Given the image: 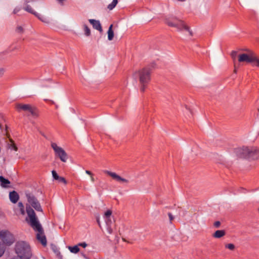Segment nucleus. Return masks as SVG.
I'll use <instances>...</instances> for the list:
<instances>
[{"mask_svg":"<svg viewBox=\"0 0 259 259\" xmlns=\"http://www.w3.org/2000/svg\"><path fill=\"white\" fill-rule=\"evenodd\" d=\"M20 11V9L19 8H15L14 11H13V13L14 14H16L19 11Z\"/></svg>","mask_w":259,"mask_h":259,"instance_id":"nucleus-39","label":"nucleus"},{"mask_svg":"<svg viewBox=\"0 0 259 259\" xmlns=\"http://www.w3.org/2000/svg\"><path fill=\"white\" fill-rule=\"evenodd\" d=\"M16 31L18 33H22L23 32V29L21 26H18L16 28Z\"/></svg>","mask_w":259,"mask_h":259,"instance_id":"nucleus-33","label":"nucleus"},{"mask_svg":"<svg viewBox=\"0 0 259 259\" xmlns=\"http://www.w3.org/2000/svg\"><path fill=\"white\" fill-rule=\"evenodd\" d=\"M113 225L107 226V231L110 234H112L113 232Z\"/></svg>","mask_w":259,"mask_h":259,"instance_id":"nucleus-29","label":"nucleus"},{"mask_svg":"<svg viewBox=\"0 0 259 259\" xmlns=\"http://www.w3.org/2000/svg\"><path fill=\"white\" fill-rule=\"evenodd\" d=\"M248 148V147H243L242 148H237L234 150V152L236 155L240 158H246L247 157V153L246 150Z\"/></svg>","mask_w":259,"mask_h":259,"instance_id":"nucleus-12","label":"nucleus"},{"mask_svg":"<svg viewBox=\"0 0 259 259\" xmlns=\"http://www.w3.org/2000/svg\"><path fill=\"white\" fill-rule=\"evenodd\" d=\"M59 182L64 183V184H66L67 182L64 178L60 177L58 180Z\"/></svg>","mask_w":259,"mask_h":259,"instance_id":"nucleus-32","label":"nucleus"},{"mask_svg":"<svg viewBox=\"0 0 259 259\" xmlns=\"http://www.w3.org/2000/svg\"><path fill=\"white\" fill-rule=\"evenodd\" d=\"M24 9L25 11H27L28 12L32 13L33 14L35 15V16L37 15V14L33 11V10L32 9V8L29 5H26V7H25L24 8Z\"/></svg>","mask_w":259,"mask_h":259,"instance_id":"nucleus-21","label":"nucleus"},{"mask_svg":"<svg viewBox=\"0 0 259 259\" xmlns=\"http://www.w3.org/2000/svg\"><path fill=\"white\" fill-rule=\"evenodd\" d=\"M221 225V223L219 221H216L214 223V226L215 228H219Z\"/></svg>","mask_w":259,"mask_h":259,"instance_id":"nucleus-35","label":"nucleus"},{"mask_svg":"<svg viewBox=\"0 0 259 259\" xmlns=\"http://www.w3.org/2000/svg\"><path fill=\"white\" fill-rule=\"evenodd\" d=\"M17 206H18V209L20 210V213L22 215H24L25 214V210H24V205H23V203L21 202H19Z\"/></svg>","mask_w":259,"mask_h":259,"instance_id":"nucleus-20","label":"nucleus"},{"mask_svg":"<svg viewBox=\"0 0 259 259\" xmlns=\"http://www.w3.org/2000/svg\"><path fill=\"white\" fill-rule=\"evenodd\" d=\"M5 248L3 244L0 243V257L4 254Z\"/></svg>","mask_w":259,"mask_h":259,"instance_id":"nucleus-31","label":"nucleus"},{"mask_svg":"<svg viewBox=\"0 0 259 259\" xmlns=\"http://www.w3.org/2000/svg\"><path fill=\"white\" fill-rule=\"evenodd\" d=\"M0 238L4 243L11 245L15 241L13 235L8 230H2L0 232Z\"/></svg>","mask_w":259,"mask_h":259,"instance_id":"nucleus-8","label":"nucleus"},{"mask_svg":"<svg viewBox=\"0 0 259 259\" xmlns=\"http://www.w3.org/2000/svg\"><path fill=\"white\" fill-rule=\"evenodd\" d=\"M238 61L240 62L253 63V64L259 67V59L252 52L248 53L241 54L238 56Z\"/></svg>","mask_w":259,"mask_h":259,"instance_id":"nucleus-4","label":"nucleus"},{"mask_svg":"<svg viewBox=\"0 0 259 259\" xmlns=\"http://www.w3.org/2000/svg\"><path fill=\"white\" fill-rule=\"evenodd\" d=\"M10 141L11 142V144L9 145V148L13 149L15 151H17L18 148L14 144L13 140L10 139Z\"/></svg>","mask_w":259,"mask_h":259,"instance_id":"nucleus-24","label":"nucleus"},{"mask_svg":"<svg viewBox=\"0 0 259 259\" xmlns=\"http://www.w3.org/2000/svg\"><path fill=\"white\" fill-rule=\"evenodd\" d=\"M105 219V222H106V226H111V225H112V222L111 218H106V219Z\"/></svg>","mask_w":259,"mask_h":259,"instance_id":"nucleus-28","label":"nucleus"},{"mask_svg":"<svg viewBox=\"0 0 259 259\" xmlns=\"http://www.w3.org/2000/svg\"><path fill=\"white\" fill-rule=\"evenodd\" d=\"M113 25H111L108 29L107 33H108V39L109 40H111L113 39L114 37V32L112 30Z\"/></svg>","mask_w":259,"mask_h":259,"instance_id":"nucleus-17","label":"nucleus"},{"mask_svg":"<svg viewBox=\"0 0 259 259\" xmlns=\"http://www.w3.org/2000/svg\"><path fill=\"white\" fill-rule=\"evenodd\" d=\"M97 222H98V223L99 225L100 226V221L99 220V219L97 220Z\"/></svg>","mask_w":259,"mask_h":259,"instance_id":"nucleus-41","label":"nucleus"},{"mask_svg":"<svg viewBox=\"0 0 259 259\" xmlns=\"http://www.w3.org/2000/svg\"><path fill=\"white\" fill-rule=\"evenodd\" d=\"M59 2L62 3L65 0H57Z\"/></svg>","mask_w":259,"mask_h":259,"instance_id":"nucleus-40","label":"nucleus"},{"mask_svg":"<svg viewBox=\"0 0 259 259\" xmlns=\"http://www.w3.org/2000/svg\"><path fill=\"white\" fill-rule=\"evenodd\" d=\"M1 128V125H0V129Z\"/></svg>","mask_w":259,"mask_h":259,"instance_id":"nucleus-45","label":"nucleus"},{"mask_svg":"<svg viewBox=\"0 0 259 259\" xmlns=\"http://www.w3.org/2000/svg\"><path fill=\"white\" fill-rule=\"evenodd\" d=\"M225 247L228 248L231 250H233L235 249V245L233 244L229 243L226 244Z\"/></svg>","mask_w":259,"mask_h":259,"instance_id":"nucleus-25","label":"nucleus"},{"mask_svg":"<svg viewBox=\"0 0 259 259\" xmlns=\"http://www.w3.org/2000/svg\"><path fill=\"white\" fill-rule=\"evenodd\" d=\"M68 249L70 251L73 253H77L79 251V248L78 247V245H75L74 246H69Z\"/></svg>","mask_w":259,"mask_h":259,"instance_id":"nucleus-18","label":"nucleus"},{"mask_svg":"<svg viewBox=\"0 0 259 259\" xmlns=\"http://www.w3.org/2000/svg\"><path fill=\"white\" fill-rule=\"evenodd\" d=\"M4 73V69L2 68H0V77H2Z\"/></svg>","mask_w":259,"mask_h":259,"instance_id":"nucleus-38","label":"nucleus"},{"mask_svg":"<svg viewBox=\"0 0 259 259\" xmlns=\"http://www.w3.org/2000/svg\"><path fill=\"white\" fill-rule=\"evenodd\" d=\"M168 215L169 217V219L170 221V222L172 221L173 220V219H174V217H173L172 214L171 213L169 212L168 213Z\"/></svg>","mask_w":259,"mask_h":259,"instance_id":"nucleus-37","label":"nucleus"},{"mask_svg":"<svg viewBox=\"0 0 259 259\" xmlns=\"http://www.w3.org/2000/svg\"><path fill=\"white\" fill-rule=\"evenodd\" d=\"M50 102L52 104H54V102L53 101L51 100Z\"/></svg>","mask_w":259,"mask_h":259,"instance_id":"nucleus-42","label":"nucleus"},{"mask_svg":"<svg viewBox=\"0 0 259 259\" xmlns=\"http://www.w3.org/2000/svg\"><path fill=\"white\" fill-rule=\"evenodd\" d=\"M12 259H18V258H16V257H14V258H12Z\"/></svg>","mask_w":259,"mask_h":259,"instance_id":"nucleus-43","label":"nucleus"},{"mask_svg":"<svg viewBox=\"0 0 259 259\" xmlns=\"http://www.w3.org/2000/svg\"><path fill=\"white\" fill-rule=\"evenodd\" d=\"M0 182L1 185L2 187H9L8 185L10 184V182L8 179H6L5 178H4L3 176H0Z\"/></svg>","mask_w":259,"mask_h":259,"instance_id":"nucleus-15","label":"nucleus"},{"mask_svg":"<svg viewBox=\"0 0 259 259\" xmlns=\"http://www.w3.org/2000/svg\"><path fill=\"white\" fill-rule=\"evenodd\" d=\"M237 55V52L233 51L231 53L232 57L234 59Z\"/></svg>","mask_w":259,"mask_h":259,"instance_id":"nucleus-36","label":"nucleus"},{"mask_svg":"<svg viewBox=\"0 0 259 259\" xmlns=\"http://www.w3.org/2000/svg\"><path fill=\"white\" fill-rule=\"evenodd\" d=\"M85 173L90 176H91V181L92 182H95V179L94 178H93V174L89 170H85Z\"/></svg>","mask_w":259,"mask_h":259,"instance_id":"nucleus-30","label":"nucleus"},{"mask_svg":"<svg viewBox=\"0 0 259 259\" xmlns=\"http://www.w3.org/2000/svg\"><path fill=\"white\" fill-rule=\"evenodd\" d=\"M9 198H10V201L12 203H16L18 201V200L19 198V195L18 194V193L16 191H13L12 192H10Z\"/></svg>","mask_w":259,"mask_h":259,"instance_id":"nucleus-14","label":"nucleus"},{"mask_svg":"<svg viewBox=\"0 0 259 259\" xmlns=\"http://www.w3.org/2000/svg\"><path fill=\"white\" fill-rule=\"evenodd\" d=\"M89 22L91 24H92L94 28L100 31V32L102 31V26L99 21L94 19H90Z\"/></svg>","mask_w":259,"mask_h":259,"instance_id":"nucleus-13","label":"nucleus"},{"mask_svg":"<svg viewBox=\"0 0 259 259\" xmlns=\"http://www.w3.org/2000/svg\"><path fill=\"white\" fill-rule=\"evenodd\" d=\"M16 252L21 259H29L32 253L29 245L24 241L18 242L15 246Z\"/></svg>","mask_w":259,"mask_h":259,"instance_id":"nucleus-3","label":"nucleus"},{"mask_svg":"<svg viewBox=\"0 0 259 259\" xmlns=\"http://www.w3.org/2000/svg\"><path fill=\"white\" fill-rule=\"evenodd\" d=\"M51 147L53 149L55 154L60 160L64 162H66L68 157L66 152L61 147L58 146L55 143H51Z\"/></svg>","mask_w":259,"mask_h":259,"instance_id":"nucleus-7","label":"nucleus"},{"mask_svg":"<svg viewBox=\"0 0 259 259\" xmlns=\"http://www.w3.org/2000/svg\"><path fill=\"white\" fill-rule=\"evenodd\" d=\"M166 23L170 27H176L179 31L185 30L188 31L190 34H191L189 28L181 20H178L176 18L173 19L172 20L166 19Z\"/></svg>","mask_w":259,"mask_h":259,"instance_id":"nucleus-5","label":"nucleus"},{"mask_svg":"<svg viewBox=\"0 0 259 259\" xmlns=\"http://www.w3.org/2000/svg\"><path fill=\"white\" fill-rule=\"evenodd\" d=\"M112 214V211L110 210H108L107 211L105 212L104 214V218H111V215Z\"/></svg>","mask_w":259,"mask_h":259,"instance_id":"nucleus-26","label":"nucleus"},{"mask_svg":"<svg viewBox=\"0 0 259 259\" xmlns=\"http://www.w3.org/2000/svg\"><path fill=\"white\" fill-rule=\"evenodd\" d=\"M258 211H259V207H258Z\"/></svg>","mask_w":259,"mask_h":259,"instance_id":"nucleus-47","label":"nucleus"},{"mask_svg":"<svg viewBox=\"0 0 259 259\" xmlns=\"http://www.w3.org/2000/svg\"><path fill=\"white\" fill-rule=\"evenodd\" d=\"M36 16H37L39 20H40L42 22L44 23H49L50 22L49 19L46 17L40 15L38 14H37V15H36Z\"/></svg>","mask_w":259,"mask_h":259,"instance_id":"nucleus-19","label":"nucleus"},{"mask_svg":"<svg viewBox=\"0 0 259 259\" xmlns=\"http://www.w3.org/2000/svg\"><path fill=\"white\" fill-rule=\"evenodd\" d=\"M150 70L148 68H143L138 71L135 72L133 75V77L134 79L139 78L141 88L140 91L144 92L147 84L150 80Z\"/></svg>","mask_w":259,"mask_h":259,"instance_id":"nucleus-2","label":"nucleus"},{"mask_svg":"<svg viewBox=\"0 0 259 259\" xmlns=\"http://www.w3.org/2000/svg\"><path fill=\"white\" fill-rule=\"evenodd\" d=\"M16 108L18 111L23 110L28 112L33 116L37 117L38 116L36 108L30 104H17L16 105Z\"/></svg>","mask_w":259,"mask_h":259,"instance_id":"nucleus-6","label":"nucleus"},{"mask_svg":"<svg viewBox=\"0 0 259 259\" xmlns=\"http://www.w3.org/2000/svg\"><path fill=\"white\" fill-rule=\"evenodd\" d=\"M27 201L29 204L36 211L42 212V209L38 200L32 194L29 193L26 194Z\"/></svg>","mask_w":259,"mask_h":259,"instance_id":"nucleus-9","label":"nucleus"},{"mask_svg":"<svg viewBox=\"0 0 259 259\" xmlns=\"http://www.w3.org/2000/svg\"><path fill=\"white\" fill-rule=\"evenodd\" d=\"M77 245H78V246H81L83 248L86 247L88 245L85 242L79 243Z\"/></svg>","mask_w":259,"mask_h":259,"instance_id":"nucleus-34","label":"nucleus"},{"mask_svg":"<svg viewBox=\"0 0 259 259\" xmlns=\"http://www.w3.org/2000/svg\"><path fill=\"white\" fill-rule=\"evenodd\" d=\"M225 231L224 230H217L214 233L212 236L215 238H220L225 236Z\"/></svg>","mask_w":259,"mask_h":259,"instance_id":"nucleus-16","label":"nucleus"},{"mask_svg":"<svg viewBox=\"0 0 259 259\" xmlns=\"http://www.w3.org/2000/svg\"><path fill=\"white\" fill-rule=\"evenodd\" d=\"M104 173L107 174L108 175L111 177L113 179L117 181V182L123 183H127L128 181L125 179L121 178L120 176L116 174L115 172H111L107 170H105L103 171Z\"/></svg>","mask_w":259,"mask_h":259,"instance_id":"nucleus-11","label":"nucleus"},{"mask_svg":"<svg viewBox=\"0 0 259 259\" xmlns=\"http://www.w3.org/2000/svg\"><path fill=\"white\" fill-rule=\"evenodd\" d=\"M83 27L85 35L88 36L90 35L91 31L90 28L86 25H84Z\"/></svg>","mask_w":259,"mask_h":259,"instance_id":"nucleus-23","label":"nucleus"},{"mask_svg":"<svg viewBox=\"0 0 259 259\" xmlns=\"http://www.w3.org/2000/svg\"><path fill=\"white\" fill-rule=\"evenodd\" d=\"M117 3V0H113L112 2L108 6V8L110 10H112L116 6Z\"/></svg>","mask_w":259,"mask_h":259,"instance_id":"nucleus-22","label":"nucleus"},{"mask_svg":"<svg viewBox=\"0 0 259 259\" xmlns=\"http://www.w3.org/2000/svg\"><path fill=\"white\" fill-rule=\"evenodd\" d=\"M247 153V158L256 160L259 158V148L256 147H248L246 150Z\"/></svg>","mask_w":259,"mask_h":259,"instance_id":"nucleus-10","label":"nucleus"},{"mask_svg":"<svg viewBox=\"0 0 259 259\" xmlns=\"http://www.w3.org/2000/svg\"><path fill=\"white\" fill-rule=\"evenodd\" d=\"M258 112H259V108H258Z\"/></svg>","mask_w":259,"mask_h":259,"instance_id":"nucleus-46","label":"nucleus"},{"mask_svg":"<svg viewBox=\"0 0 259 259\" xmlns=\"http://www.w3.org/2000/svg\"><path fill=\"white\" fill-rule=\"evenodd\" d=\"M52 174L53 177L55 180H59V179L60 177L58 175V174H57V172L55 170H53L52 171Z\"/></svg>","mask_w":259,"mask_h":259,"instance_id":"nucleus-27","label":"nucleus"},{"mask_svg":"<svg viewBox=\"0 0 259 259\" xmlns=\"http://www.w3.org/2000/svg\"><path fill=\"white\" fill-rule=\"evenodd\" d=\"M234 72H236V69L234 70Z\"/></svg>","mask_w":259,"mask_h":259,"instance_id":"nucleus-44","label":"nucleus"},{"mask_svg":"<svg viewBox=\"0 0 259 259\" xmlns=\"http://www.w3.org/2000/svg\"><path fill=\"white\" fill-rule=\"evenodd\" d=\"M26 211L27 214V217L26 218V222L36 232L37 239L41 242L42 245H46L47 239L44 234V230L34 210L30 205H26Z\"/></svg>","mask_w":259,"mask_h":259,"instance_id":"nucleus-1","label":"nucleus"}]
</instances>
